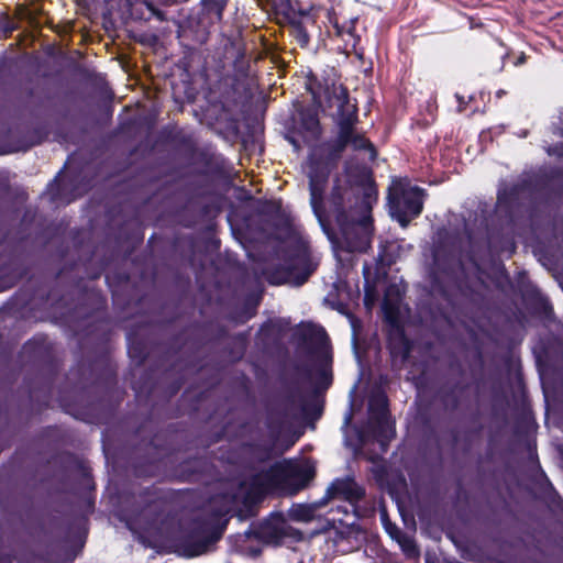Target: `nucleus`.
<instances>
[{
	"label": "nucleus",
	"instance_id": "nucleus-1",
	"mask_svg": "<svg viewBox=\"0 0 563 563\" xmlns=\"http://www.w3.org/2000/svg\"><path fill=\"white\" fill-rule=\"evenodd\" d=\"M329 168L311 164L309 172L310 205L314 216L325 231L327 222L334 217L340 236L335 240L327 231L331 241L347 252H366L372 242L373 219L371 208L364 201L353 203L354 194L350 185L333 186L329 199V212L324 207L323 192L329 178Z\"/></svg>",
	"mask_w": 563,
	"mask_h": 563
},
{
	"label": "nucleus",
	"instance_id": "nucleus-2",
	"mask_svg": "<svg viewBox=\"0 0 563 563\" xmlns=\"http://www.w3.org/2000/svg\"><path fill=\"white\" fill-rule=\"evenodd\" d=\"M307 89L312 96L316 108L323 107V103H327L330 108L338 107L335 121L339 131L334 141L335 156H340L346 147H351L354 151L365 152L368 159H375L376 150L374 145L365 137L364 133L355 128L357 109L355 104L350 102L346 88L333 78H327L323 81L313 78L307 82Z\"/></svg>",
	"mask_w": 563,
	"mask_h": 563
},
{
	"label": "nucleus",
	"instance_id": "nucleus-3",
	"mask_svg": "<svg viewBox=\"0 0 563 563\" xmlns=\"http://www.w3.org/2000/svg\"><path fill=\"white\" fill-rule=\"evenodd\" d=\"M312 477L313 471L310 466L275 463L267 470L255 474L252 485L258 494H267L274 490L294 494L302 489Z\"/></svg>",
	"mask_w": 563,
	"mask_h": 563
},
{
	"label": "nucleus",
	"instance_id": "nucleus-4",
	"mask_svg": "<svg viewBox=\"0 0 563 563\" xmlns=\"http://www.w3.org/2000/svg\"><path fill=\"white\" fill-rule=\"evenodd\" d=\"M213 508L211 520L205 527L203 532H210L208 536H190L178 544V553L185 558H195L207 553L210 548L221 538L223 528L212 529L210 531L209 526H213L221 521L231 509V499L228 496L221 498H214L212 500Z\"/></svg>",
	"mask_w": 563,
	"mask_h": 563
},
{
	"label": "nucleus",
	"instance_id": "nucleus-5",
	"mask_svg": "<svg viewBox=\"0 0 563 563\" xmlns=\"http://www.w3.org/2000/svg\"><path fill=\"white\" fill-rule=\"evenodd\" d=\"M424 191L416 186L395 184L389 192L390 214L402 228L418 217L423 208Z\"/></svg>",
	"mask_w": 563,
	"mask_h": 563
},
{
	"label": "nucleus",
	"instance_id": "nucleus-6",
	"mask_svg": "<svg viewBox=\"0 0 563 563\" xmlns=\"http://www.w3.org/2000/svg\"><path fill=\"white\" fill-rule=\"evenodd\" d=\"M368 412L369 421L387 438L393 432V426L388 416V399L384 393L377 391L369 397Z\"/></svg>",
	"mask_w": 563,
	"mask_h": 563
},
{
	"label": "nucleus",
	"instance_id": "nucleus-7",
	"mask_svg": "<svg viewBox=\"0 0 563 563\" xmlns=\"http://www.w3.org/2000/svg\"><path fill=\"white\" fill-rule=\"evenodd\" d=\"M328 493L333 497H341L347 500L352 507L364 496V489L350 477L334 481L329 487Z\"/></svg>",
	"mask_w": 563,
	"mask_h": 563
},
{
	"label": "nucleus",
	"instance_id": "nucleus-8",
	"mask_svg": "<svg viewBox=\"0 0 563 563\" xmlns=\"http://www.w3.org/2000/svg\"><path fill=\"white\" fill-rule=\"evenodd\" d=\"M299 117L300 126L307 131L311 137H318L321 131L318 111L312 108L302 109Z\"/></svg>",
	"mask_w": 563,
	"mask_h": 563
},
{
	"label": "nucleus",
	"instance_id": "nucleus-9",
	"mask_svg": "<svg viewBox=\"0 0 563 563\" xmlns=\"http://www.w3.org/2000/svg\"><path fill=\"white\" fill-rule=\"evenodd\" d=\"M227 2L228 0H202L203 11L212 21H220Z\"/></svg>",
	"mask_w": 563,
	"mask_h": 563
},
{
	"label": "nucleus",
	"instance_id": "nucleus-10",
	"mask_svg": "<svg viewBox=\"0 0 563 563\" xmlns=\"http://www.w3.org/2000/svg\"><path fill=\"white\" fill-rule=\"evenodd\" d=\"M317 335L319 336V358L324 365H329L332 361L331 351L328 344V338L323 329L317 330Z\"/></svg>",
	"mask_w": 563,
	"mask_h": 563
},
{
	"label": "nucleus",
	"instance_id": "nucleus-11",
	"mask_svg": "<svg viewBox=\"0 0 563 563\" xmlns=\"http://www.w3.org/2000/svg\"><path fill=\"white\" fill-rule=\"evenodd\" d=\"M284 523L283 517L279 514H273L262 525V532L265 534H277L282 531V526Z\"/></svg>",
	"mask_w": 563,
	"mask_h": 563
},
{
	"label": "nucleus",
	"instance_id": "nucleus-12",
	"mask_svg": "<svg viewBox=\"0 0 563 563\" xmlns=\"http://www.w3.org/2000/svg\"><path fill=\"white\" fill-rule=\"evenodd\" d=\"M290 516L299 521H308L311 518V510L305 506H294L290 510Z\"/></svg>",
	"mask_w": 563,
	"mask_h": 563
},
{
	"label": "nucleus",
	"instance_id": "nucleus-13",
	"mask_svg": "<svg viewBox=\"0 0 563 563\" xmlns=\"http://www.w3.org/2000/svg\"><path fill=\"white\" fill-rule=\"evenodd\" d=\"M294 35H295L297 42L301 46H307L308 45V43H309V34L307 33V31L301 25L295 26Z\"/></svg>",
	"mask_w": 563,
	"mask_h": 563
},
{
	"label": "nucleus",
	"instance_id": "nucleus-14",
	"mask_svg": "<svg viewBox=\"0 0 563 563\" xmlns=\"http://www.w3.org/2000/svg\"><path fill=\"white\" fill-rule=\"evenodd\" d=\"M549 155L563 156V143L547 148Z\"/></svg>",
	"mask_w": 563,
	"mask_h": 563
},
{
	"label": "nucleus",
	"instance_id": "nucleus-15",
	"mask_svg": "<svg viewBox=\"0 0 563 563\" xmlns=\"http://www.w3.org/2000/svg\"><path fill=\"white\" fill-rule=\"evenodd\" d=\"M507 203H508V201H507L506 191L500 190L498 192V200H497L498 208H501V207L506 206Z\"/></svg>",
	"mask_w": 563,
	"mask_h": 563
},
{
	"label": "nucleus",
	"instance_id": "nucleus-16",
	"mask_svg": "<svg viewBox=\"0 0 563 563\" xmlns=\"http://www.w3.org/2000/svg\"><path fill=\"white\" fill-rule=\"evenodd\" d=\"M126 526L131 531L136 532L137 528H139V520L137 519H128Z\"/></svg>",
	"mask_w": 563,
	"mask_h": 563
},
{
	"label": "nucleus",
	"instance_id": "nucleus-17",
	"mask_svg": "<svg viewBox=\"0 0 563 563\" xmlns=\"http://www.w3.org/2000/svg\"><path fill=\"white\" fill-rule=\"evenodd\" d=\"M559 120L560 125L558 126V133L563 136V111L561 112Z\"/></svg>",
	"mask_w": 563,
	"mask_h": 563
},
{
	"label": "nucleus",
	"instance_id": "nucleus-18",
	"mask_svg": "<svg viewBox=\"0 0 563 563\" xmlns=\"http://www.w3.org/2000/svg\"><path fill=\"white\" fill-rule=\"evenodd\" d=\"M523 62H525V56H523V55H521V56L518 58V60L516 62V65H520V64H522Z\"/></svg>",
	"mask_w": 563,
	"mask_h": 563
},
{
	"label": "nucleus",
	"instance_id": "nucleus-19",
	"mask_svg": "<svg viewBox=\"0 0 563 563\" xmlns=\"http://www.w3.org/2000/svg\"><path fill=\"white\" fill-rule=\"evenodd\" d=\"M456 99L461 102L462 98L460 97V95H456Z\"/></svg>",
	"mask_w": 563,
	"mask_h": 563
}]
</instances>
